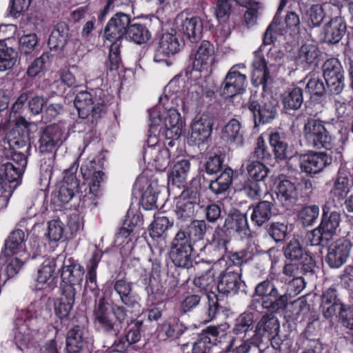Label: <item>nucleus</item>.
Masks as SVG:
<instances>
[{"label":"nucleus","mask_w":353,"mask_h":353,"mask_svg":"<svg viewBox=\"0 0 353 353\" xmlns=\"http://www.w3.org/2000/svg\"><path fill=\"white\" fill-rule=\"evenodd\" d=\"M213 46L207 41H203L199 47L193 61L196 70L208 71L214 62Z\"/></svg>","instance_id":"28"},{"label":"nucleus","mask_w":353,"mask_h":353,"mask_svg":"<svg viewBox=\"0 0 353 353\" xmlns=\"http://www.w3.org/2000/svg\"><path fill=\"white\" fill-rule=\"evenodd\" d=\"M26 234L21 230L13 231L6 242L8 254L23 256V259H29L30 254L28 252L26 244Z\"/></svg>","instance_id":"27"},{"label":"nucleus","mask_w":353,"mask_h":353,"mask_svg":"<svg viewBox=\"0 0 353 353\" xmlns=\"http://www.w3.org/2000/svg\"><path fill=\"white\" fill-rule=\"evenodd\" d=\"M269 141L278 159H283L288 157V145L278 132L272 133Z\"/></svg>","instance_id":"55"},{"label":"nucleus","mask_w":353,"mask_h":353,"mask_svg":"<svg viewBox=\"0 0 353 353\" xmlns=\"http://www.w3.org/2000/svg\"><path fill=\"white\" fill-rule=\"evenodd\" d=\"M48 313L44 303L41 301L32 303L26 310L17 312L13 337L14 343L21 350L32 344L39 325L42 323L45 314Z\"/></svg>","instance_id":"3"},{"label":"nucleus","mask_w":353,"mask_h":353,"mask_svg":"<svg viewBox=\"0 0 353 353\" xmlns=\"http://www.w3.org/2000/svg\"><path fill=\"white\" fill-rule=\"evenodd\" d=\"M352 248L351 241L345 237L340 238L330 243L327 248L325 261L331 268H339L349 259Z\"/></svg>","instance_id":"10"},{"label":"nucleus","mask_w":353,"mask_h":353,"mask_svg":"<svg viewBox=\"0 0 353 353\" xmlns=\"http://www.w3.org/2000/svg\"><path fill=\"white\" fill-rule=\"evenodd\" d=\"M252 66V83L255 86L262 85L265 89L272 81L265 59L259 56H255Z\"/></svg>","instance_id":"32"},{"label":"nucleus","mask_w":353,"mask_h":353,"mask_svg":"<svg viewBox=\"0 0 353 353\" xmlns=\"http://www.w3.org/2000/svg\"><path fill=\"white\" fill-rule=\"evenodd\" d=\"M245 165L249 177L256 181H263L269 173L268 168L261 161L254 159H247L242 166Z\"/></svg>","instance_id":"43"},{"label":"nucleus","mask_w":353,"mask_h":353,"mask_svg":"<svg viewBox=\"0 0 353 353\" xmlns=\"http://www.w3.org/2000/svg\"><path fill=\"white\" fill-rule=\"evenodd\" d=\"M279 327V323L276 318L265 315L258 322L254 330V336L257 339L265 338L269 340L278 334Z\"/></svg>","instance_id":"30"},{"label":"nucleus","mask_w":353,"mask_h":353,"mask_svg":"<svg viewBox=\"0 0 353 353\" xmlns=\"http://www.w3.org/2000/svg\"><path fill=\"white\" fill-rule=\"evenodd\" d=\"M179 30L190 42H196L201 38L203 23L198 17H186L179 14L175 19Z\"/></svg>","instance_id":"18"},{"label":"nucleus","mask_w":353,"mask_h":353,"mask_svg":"<svg viewBox=\"0 0 353 353\" xmlns=\"http://www.w3.org/2000/svg\"><path fill=\"white\" fill-rule=\"evenodd\" d=\"M183 228L194 243L202 240L206 232V224L203 220H194Z\"/></svg>","instance_id":"54"},{"label":"nucleus","mask_w":353,"mask_h":353,"mask_svg":"<svg viewBox=\"0 0 353 353\" xmlns=\"http://www.w3.org/2000/svg\"><path fill=\"white\" fill-rule=\"evenodd\" d=\"M245 65L241 63L233 65L228 72L220 88V93L224 98L233 97L242 93L245 90L246 76L239 68L244 69Z\"/></svg>","instance_id":"9"},{"label":"nucleus","mask_w":353,"mask_h":353,"mask_svg":"<svg viewBox=\"0 0 353 353\" xmlns=\"http://www.w3.org/2000/svg\"><path fill=\"white\" fill-rule=\"evenodd\" d=\"M74 104L80 117L85 119L91 113L97 116L102 112L104 102L101 99H93L92 94L88 92H79L74 101Z\"/></svg>","instance_id":"17"},{"label":"nucleus","mask_w":353,"mask_h":353,"mask_svg":"<svg viewBox=\"0 0 353 353\" xmlns=\"http://www.w3.org/2000/svg\"><path fill=\"white\" fill-rule=\"evenodd\" d=\"M137 192L141 194V205L145 210L157 208L158 181L151 171H144L137 177L134 185V193Z\"/></svg>","instance_id":"6"},{"label":"nucleus","mask_w":353,"mask_h":353,"mask_svg":"<svg viewBox=\"0 0 353 353\" xmlns=\"http://www.w3.org/2000/svg\"><path fill=\"white\" fill-rule=\"evenodd\" d=\"M76 289L71 285H65L61 297L54 303V311L60 319L68 318L73 307Z\"/></svg>","instance_id":"24"},{"label":"nucleus","mask_w":353,"mask_h":353,"mask_svg":"<svg viewBox=\"0 0 353 353\" xmlns=\"http://www.w3.org/2000/svg\"><path fill=\"white\" fill-rule=\"evenodd\" d=\"M238 269V267L230 265L221 274L220 280L216 285L219 293L228 296L234 295L239 291L244 290L245 283L241 280Z\"/></svg>","instance_id":"13"},{"label":"nucleus","mask_w":353,"mask_h":353,"mask_svg":"<svg viewBox=\"0 0 353 353\" xmlns=\"http://www.w3.org/2000/svg\"><path fill=\"white\" fill-rule=\"evenodd\" d=\"M63 131L59 125L46 127L39 139L41 147L46 150H52L61 141Z\"/></svg>","instance_id":"37"},{"label":"nucleus","mask_w":353,"mask_h":353,"mask_svg":"<svg viewBox=\"0 0 353 353\" xmlns=\"http://www.w3.org/2000/svg\"><path fill=\"white\" fill-rule=\"evenodd\" d=\"M87 331L80 326H75L68 333L66 350L68 353H79L83 344Z\"/></svg>","instance_id":"40"},{"label":"nucleus","mask_w":353,"mask_h":353,"mask_svg":"<svg viewBox=\"0 0 353 353\" xmlns=\"http://www.w3.org/2000/svg\"><path fill=\"white\" fill-rule=\"evenodd\" d=\"M1 172L4 176L5 179L7 182V186L8 183H16L14 187L18 185L21 182V176L24 172H19L17 165L11 162L3 163L0 168Z\"/></svg>","instance_id":"52"},{"label":"nucleus","mask_w":353,"mask_h":353,"mask_svg":"<svg viewBox=\"0 0 353 353\" xmlns=\"http://www.w3.org/2000/svg\"><path fill=\"white\" fill-rule=\"evenodd\" d=\"M68 37V28L65 23H59L56 25L52 31L49 39L48 46L54 50L61 49L66 43Z\"/></svg>","instance_id":"42"},{"label":"nucleus","mask_w":353,"mask_h":353,"mask_svg":"<svg viewBox=\"0 0 353 353\" xmlns=\"http://www.w3.org/2000/svg\"><path fill=\"white\" fill-rule=\"evenodd\" d=\"M277 101L270 97H264L261 103L251 99L248 108L253 114L255 123H265L274 119L276 115Z\"/></svg>","instance_id":"12"},{"label":"nucleus","mask_w":353,"mask_h":353,"mask_svg":"<svg viewBox=\"0 0 353 353\" xmlns=\"http://www.w3.org/2000/svg\"><path fill=\"white\" fill-rule=\"evenodd\" d=\"M288 302V295L286 294L277 295L276 297H272L271 299H264L262 301V306L264 308L269 309L273 312L283 310Z\"/></svg>","instance_id":"62"},{"label":"nucleus","mask_w":353,"mask_h":353,"mask_svg":"<svg viewBox=\"0 0 353 353\" xmlns=\"http://www.w3.org/2000/svg\"><path fill=\"white\" fill-rule=\"evenodd\" d=\"M114 290L119 295L123 303L128 306L135 307L138 305V299L132 295L131 283L125 280L120 279L115 282Z\"/></svg>","instance_id":"45"},{"label":"nucleus","mask_w":353,"mask_h":353,"mask_svg":"<svg viewBox=\"0 0 353 353\" xmlns=\"http://www.w3.org/2000/svg\"><path fill=\"white\" fill-rule=\"evenodd\" d=\"M185 330L183 325L178 321L177 319H173L163 323L160 328L161 334L167 338H177L181 335Z\"/></svg>","instance_id":"51"},{"label":"nucleus","mask_w":353,"mask_h":353,"mask_svg":"<svg viewBox=\"0 0 353 353\" xmlns=\"http://www.w3.org/2000/svg\"><path fill=\"white\" fill-rule=\"evenodd\" d=\"M95 324L105 331H110L114 327L111 314L108 311V303L104 298L100 299L94 312Z\"/></svg>","instance_id":"36"},{"label":"nucleus","mask_w":353,"mask_h":353,"mask_svg":"<svg viewBox=\"0 0 353 353\" xmlns=\"http://www.w3.org/2000/svg\"><path fill=\"white\" fill-rule=\"evenodd\" d=\"M233 176V171L230 168H226L219 177L211 182L210 189L215 194L225 192L230 187Z\"/></svg>","instance_id":"49"},{"label":"nucleus","mask_w":353,"mask_h":353,"mask_svg":"<svg viewBox=\"0 0 353 353\" xmlns=\"http://www.w3.org/2000/svg\"><path fill=\"white\" fill-rule=\"evenodd\" d=\"M350 191V183L347 176L343 175L341 172L334 183L332 189L331 195L338 200L343 199Z\"/></svg>","instance_id":"53"},{"label":"nucleus","mask_w":353,"mask_h":353,"mask_svg":"<svg viewBox=\"0 0 353 353\" xmlns=\"http://www.w3.org/2000/svg\"><path fill=\"white\" fill-rule=\"evenodd\" d=\"M345 30L346 25L342 18L332 19L324 27V39L328 43H337L342 39Z\"/></svg>","instance_id":"34"},{"label":"nucleus","mask_w":353,"mask_h":353,"mask_svg":"<svg viewBox=\"0 0 353 353\" xmlns=\"http://www.w3.org/2000/svg\"><path fill=\"white\" fill-rule=\"evenodd\" d=\"M64 225L59 219H54L48 223L46 236L51 241L60 240L63 234Z\"/></svg>","instance_id":"60"},{"label":"nucleus","mask_w":353,"mask_h":353,"mask_svg":"<svg viewBox=\"0 0 353 353\" xmlns=\"http://www.w3.org/2000/svg\"><path fill=\"white\" fill-rule=\"evenodd\" d=\"M161 138L149 134L147 145L144 148L143 159L145 163L154 166L157 170L163 171L170 164L172 154L176 148L161 147L159 144Z\"/></svg>","instance_id":"5"},{"label":"nucleus","mask_w":353,"mask_h":353,"mask_svg":"<svg viewBox=\"0 0 353 353\" xmlns=\"http://www.w3.org/2000/svg\"><path fill=\"white\" fill-rule=\"evenodd\" d=\"M185 81L180 79H173L165 86V99L170 103L181 107L184 112L197 108L203 94V88L199 83L191 84L185 89Z\"/></svg>","instance_id":"4"},{"label":"nucleus","mask_w":353,"mask_h":353,"mask_svg":"<svg viewBox=\"0 0 353 353\" xmlns=\"http://www.w3.org/2000/svg\"><path fill=\"white\" fill-rule=\"evenodd\" d=\"M101 254L99 251H94L87 264L85 288L92 292H97L98 285L97 281V268L101 260Z\"/></svg>","instance_id":"38"},{"label":"nucleus","mask_w":353,"mask_h":353,"mask_svg":"<svg viewBox=\"0 0 353 353\" xmlns=\"http://www.w3.org/2000/svg\"><path fill=\"white\" fill-rule=\"evenodd\" d=\"M340 214L336 212H332L327 214L323 211V218L319 228L323 232L326 239H330L336 234L337 228L340 223Z\"/></svg>","instance_id":"39"},{"label":"nucleus","mask_w":353,"mask_h":353,"mask_svg":"<svg viewBox=\"0 0 353 353\" xmlns=\"http://www.w3.org/2000/svg\"><path fill=\"white\" fill-rule=\"evenodd\" d=\"M224 226L230 232H236L242 236H247L249 233L247 216L239 211H234L228 214Z\"/></svg>","instance_id":"31"},{"label":"nucleus","mask_w":353,"mask_h":353,"mask_svg":"<svg viewBox=\"0 0 353 353\" xmlns=\"http://www.w3.org/2000/svg\"><path fill=\"white\" fill-rule=\"evenodd\" d=\"M56 261L53 259H46L38 270V276L35 284L37 291L44 293L52 292L57 286L55 276Z\"/></svg>","instance_id":"16"},{"label":"nucleus","mask_w":353,"mask_h":353,"mask_svg":"<svg viewBox=\"0 0 353 353\" xmlns=\"http://www.w3.org/2000/svg\"><path fill=\"white\" fill-rule=\"evenodd\" d=\"M303 135L309 145L317 148H331L332 137L320 120L308 119L304 125Z\"/></svg>","instance_id":"8"},{"label":"nucleus","mask_w":353,"mask_h":353,"mask_svg":"<svg viewBox=\"0 0 353 353\" xmlns=\"http://www.w3.org/2000/svg\"><path fill=\"white\" fill-rule=\"evenodd\" d=\"M38 43V38L35 34H28L22 36L19 39V49L25 54L31 53Z\"/></svg>","instance_id":"64"},{"label":"nucleus","mask_w":353,"mask_h":353,"mask_svg":"<svg viewBox=\"0 0 353 353\" xmlns=\"http://www.w3.org/2000/svg\"><path fill=\"white\" fill-rule=\"evenodd\" d=\"M18 59L17 52L8 47L3 41H0V72L9 70L13 68Z\"/></svg>","instance_id":"46"},{"label":"nucleus","mask_w":353,"mask_h":353,"mask_svg":"<svg viewBox=\"0 0 353 353\" xmlns=\"http://www.w3.org/2000/svg\"><path fill=\"white\" fill-rule=\"evenodd\" d=\"M193 250L194 248H171L170 258L175 265L189 268L192 264Z\"/></svg>","instance_id":"48"},{"label":"nucleus","mask_w":353,"mask_h":353,"mask_svg":"<svg viewBox=\"0 0 353 353\" xmlns=\"http://www.w3.org/2000/svg\"><path fill=\"white\" fill-rule=\"evenodd\" d=\"M300 167L307 174H316L332 162V158L323 152H308L301 154L299 158Z\"/></svg>","instance_id":"19"},{"label":"nucleus","mask_w":353,"mask_h":353,"mask_svg":"<svg viewBox=\"0 0 353 353\" xmlns=\"http://www.w3.org/2000/svg\"><path fill=\"white\" fill-rule=\"evenodd\" d=\"M223 138L229 143L236 147L241 146L243 143V134L240 122L232 119L225 125L223 130Z\"/></svg>","instance_id":"35"},{"label":"nucleus","mask_w":353,"mask_h":353,"mask_svg":"<svg viewBox=\"0 0 353 353\" xmlns=\"http://www.w3.org/2000/svg\"><path fill=\"white\" fill-rule=\"evenodd\" d=\"M276 194L281 204L288 208L296 203L299 192L294 183L289 180H283L277 185Z\"/></svg>","instance_id":"29"},{"label":"nucleus","mask_w":353,"mask_h":353,"mask_svg":"<svg viewBox=\"0 0 353 353\" xmlns=\"http://www.w3.org/2000/svg\"><path fill=\"white\" fill-rule=\"evenodd\" d=\"M303 101V92L299 88H289L282 94V103L285 110L299 109Z\"/></svg>","instance_id":"41"},{"label":"nucleus","mask_w":353,"mask_h":353,"mask_svg":"<svg viewBox=\"0 0 353 353\" xmlns=\"http://www.w3.org/2000/svg\"><path fill=\"white\" fill-rule=\"evenodd\" d=\"M325 4L312 5L307 11L308 19L313 26H319L325 18Z\"/></svg>","instance_id":"61"},{"label":"nucleus","mask_w":353,"mask_h":353,"mask_svg":"<svg viewBox=\"0 0 353 353\" xmlns=\"http://www.w3.org/2000/svg\"><path fill=\"white\" fill-rule=\"evenodd\" d=\"M256 316V313L253 312H246L240 315L236 320L233 332L236 334H246L252 329Z\"/></svg>","instance_id":"50"},{"label":"nucleus","mask_w":353,"mask_h":353,"mask_svg":"<svg viewBox=\"0 0 353 353\" xmlns=\"http://www.w3.org/2000/svg\"><path fill=\"white\" fill-rule=\"evenodd\" d=\"M130 23V17L126 14L119 12L112 17L104 30L105 44H120L123 36H126Z\"/></svg>","instance_id":"11"},{"label":"nucleus","mask_w":353,"mask_h":353,"mask_svg":"<svg viewBox=\"0 0 353 353\" xmlns=\"http://www.w3.org/2000/svg\"><path fill=\"white\" fill-rule=\"evenodd\" d=\"M194 242L184 228H181L172 241L171 248H193Z\"/></svg>","instance_id":"59"},{"label":"nucleus","mask_w":353,"mask_h":353,"mask_svg":"<svg viewBox=\"0 0 353 353\" xmlns=\"http://www.w3.org/2000/svg\"><path fill=\"white\" fill-rule=\"evenodd\" d=\"M213 126L212 118L205 114L196 115L191 121L188 139L192 143L200 145L208 141Z\"/></svg>","instance_id":"15"},{"label":"nucleus","mask_w":353,"mask_h":353,"mask_svg":"<svg viewBox=\"0 0 353 353\" xmlns=\"http://www.w3.org/2000/svg\"><path fill=\"white\" fill-rule=\"evenodd\" d=\"M160 103L165 106L163 114L161 105L156 106L150 110L149 134L166 139L165 144L171 148L176 146L178 139L181 135L183 122L181 114L175 105L171 104L163 97L159 99Z\"/></svg>","instance_id":"2"},{"label":"nucleus","mask_w":353,"mask_h":353,"mask_svg":"<svg viewBox=\"0 0 353 353\" xmlns=\"http://www.w3.org/2000/svg\"><path fill=\"white\" fill-rule=\"evenodd\" d=\"M198 204L196 201L186 198L183 194L177 200L175 208L176 224L181 228L194 220Z\"/></svg>","instance_id":"20"},{"label":"nucleus","mask_w":353,"mask_h":353,"mask_svg":"<svg viewBox=\"0 0 353 353\" xmlns=\"http://www.w3.org/2000/svg\"><path fill=\"white\" fill-rule=\"evenodd\" d=\"M180 48V43L174 33H164L159 42L154 61L157 63L167 62V58L178 52Z\"/></svg>","instance_id":"21"},{"label":"nucleus","mask_w":353,"mask_h":353,"mask_svg":"<svg viewBox=\"0 0 353 353\" xmlns=\"http://www.w3.org/2000/svg\"><path fill=\"white\" fill-rule=\"evenodd\" d=\"M151 37L148 28L143 24L132 23L129 25L126 32V39L137 44L147 42Z\"/></svg>","instance_id":"47"},{"label":"nucleus","mask_w":353,"mask_h":353,"mask_svg":"<svg viewBox=\"0 0 353 353\" xmlns=\"http://www.w3.org/2000/svg\"><path fill=\"white\" fill-rule=\"evenodd\" d=\"M273 205L271 202L263 201L259 202L254 208L251 214V220L257 225H262L270 219L272 215Z\"/></svg>","instance_id":"44"},{"label":"nucleus","mask_w":353,"mask_h":353,"mask_svg":"<svg viewBox=\"0 0 353 353\" xmlns=\"http://www.w3.org/2000/svg\"><path fill=\"white\" fill-rule=\"evenodd\" d=\"M259 181L248 179L244 182L239 191L252 199H257L263 194Z\"/></svg>","instance_id":"58"},{"label":"nucleus","mask_w":353,"mask_h":353,"mask_svg":"<svg viewBox=\"0 0 353 353\" xmlns=\"http://www.w3.org/2000/svg\"><path fill=\"white\" fill-rule=\"evenodd\" d=\"M76 78L68 68H63L52 75L51 90L56 94H63L67 88L76 85Z\"/></svg>","instance_id":"26"},{"label":"nucleus","mask_w":353,"mask_h":353,"mask_svg":"<svg viewBox=\"0 0 353 353\" xmlns=\"http://www.w3.org/2000/svg\"><path fill=\"white\" fill-rule=\"evenodd\" d=\"M284 255L292 261H299L302 264L303 270H311L314 266L312 257L308 254L296 239H293L284 248Z\"/></svg>","instance_id":"22"},{"label":"nucleus","mask_w":353,"mask_h":353,"mask_svg":"<svg viewBox=\"0 0 353 353\" xmlns=\"http://www.w3.org/2000/svg\"><path fill=\"white\" fill-rule=\"evenodd\" d=\"M255 294L263 297V301L264 299H271L272 297H276L278 290L270 281L265 280L256 286Z\"/></svg>","instance_id":"57"},{"label":"nucleus","mask_w":353,"mask_h":353,"mask_svg":"<svg viewBox=\"0 0 353 353\" xmlns=\"http://www.w3.org/2000/svg\"><path fill=\"white\" fill-rule=\"evenodd\" d=\"M77 168L78 166L73 164L64 172L63 182L59 191L55 194V198L60 205L68 203L73 198L78 188H83V191H81L80 194L82 205L86 208L94 207L103 194L101 183L104 180V173L97 170L94 160L82 165L81 171L85 183L79 187L76 178Z\"/></svg>","instance_id":"1"},{"label":"nucleus","mask_w":353,"mask_h":353,"mask_svg":"<svg viewBox=\"0 0 353 353\" xmlns=\"http://www.w3.org/2000/svg\"><path fill=\"white\" fill-rule=\"evenodd\" d=\"M190 170V162L188 159L176 161L168 174V183L178 187L183 185L188 179Z\"/></svg>","instance_id":"33"},{"label":"nucleus","mask_w":353,"mask_h":353,"mask_svg":"<svg viewBox=\"0 0 353 353\" xmlns=\"http://www.w3.org/2000/svg\"><path fill=\"white\" fill-rule=\"evenodd\" d=\"M319 214L317 205H308L303 208L299 213V219L305 226L312 225Z\"/></svg>","instance_id":"56"},{"label":"nucleus","mask_w":353,"mask_h":353,"mask_svg":"<svg viewBox=\"0 0 353 353\" xmlns=\"http://www.w3.org/2000/svg\"><path fill=\"white\" fill-rule=\"evenodd\" d=\"M85 272L83 268L72 261L70 259L65 260L62 266L61 277L65 285H81L83 279Z\"/></svg>","instance_id":"25"},{"label":"nucleus","mask_w":353,"mask_h":353,"mask_svg":"<svg viewBox=\"0 0 353 353\" xmlns=\"http://www.w3.org/2000/svg\"><path fill=\"white\" fill-rule=\"evenodd\" d=\"M319 53L316 43L312 41H307L300 47L294 57L296 66L303 70L308 69L316 63Z\"/></svg>","instance_id":"23"},{"label":"nucleus","mask_w":353,"mask_h":353,"mask_svg":"<svg viewBox=\"0 0 353 353\" xmlns=\"http://www.w3.org/2000/svg\"><path fill=\"white\" fill-rule=\"evenodd\" d=\"M227 261L225 258H221L214 265L212 269L208 270L205 274L196 276L194 279V285L206 292H209L206 294V298L208 300V321L212 320L215 316L217 309V299L216 294L212 292V287L214 286V275L213 270L218 269V266L225 267Z\"/></svg>","instance_id":"7"},{"label":"nucleus","mask_w":353,"mask_h":353,"mask_svg":"<svg viewBox=\"0 0 353 353\" xmlns=\"http://www.w3.org/2000/svg\"><path fill=\"white\" fill-rule=\"evenodd\" d=\"M323 77L330 88L334 94L340 93L344 88L343 70L337 59H327L323 65Z\"/></svg>","instance_id":"14"},{"label":"nucleus","mask_w":353,"mask_h":353,"mask_svg":"<svg viewBox=\"0 0 353 353\" xmlns=\"http://www.w3.org/2000/svg\"><path fill=\"white\" fill-rule=\"evenodd\" d=\"M23 256L12 255L8 259L5 270L9 277L14 276L17 274L24 263L28 260L23 259Z\"/></svg>","instance_id":"63"}]
</instances>
